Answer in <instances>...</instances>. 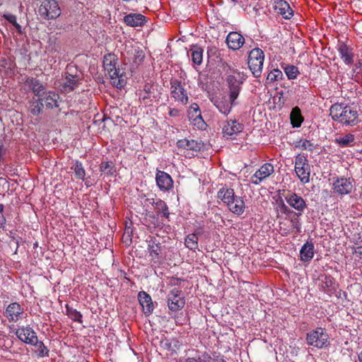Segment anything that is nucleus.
<instances>
[{"label": "nucleus", "instance_id": "nucleus-49", "mask_svg": "<svg viewBox=\"0 0 362 362\" xmlns=\"http://www.w3.org/2000/svg\"><path fill=\"white\" fill-rule=\"evenodd\" d=\"M149 252H150V255L152 256L153 257H155V258H158V256H159V253H160V247L158 246V245L156 244V245H149Z\"/></svg>", "mask_w": 362, "mask_h": 362}, {"label": "nucleus", "instance_id": "nucleus-9", "mask_svg": "<svg viewBox=\"0 0 362 362\" xmlns=\"http://www.w3.org/2000/svg\"><path fill=\"white\" fill-rule=\"evenodd\" d=\"M9 322H18L24 318V308L17 302L11 303L4 312Z\"/></svg>", "mask_w": 362, "mask_h": 362}, {"label": "nucleus", "instance_id": "nucleus-54", "mask_svg": "<svg viewBox=\"0 0 362 362\" xmlns=\"http://www.w3.org/2000/svg\"><path fill=\"white\" fill-rule=\"evenodd\" d=\"M360 245L356 248V253L361 258L362 256V240L360 241Z\"/></svg>", "mask_w": 362, "mask_h": 362}, {"label": "nucleus", "instance_id": "nucleus-29", "mask_svg": "<svg viewBox=\"0 0 362 362\" xmlns=\"http://www.w3.org/2000/svg\"><path fill=\"white\" fill-rule=\"evenodd\" d=\"M29 112L33 116H37L42 113L44 104L39 98L38 99L33 98L29 101Z\"/></svg>", "mask_w": 362, "mask_h": 362}, {"label": "nucleus", "instance_id": "nucleus-59", "mask_svg": "<svg viewBox=\"0 0 362 362\" xmlns=\"http://www.w3.org/2000/svg\"><path fill=\"white\" fill-rule=\"evenodd\" d=\"M16 245H18V242L16 243ZM18 248V245L16 246V250Z\"/></svg>", "mask_w": 362, "mask_h": 362}, {"label": "nucleus", "instance_id": "nucleus-36", "mask_svg": "<svg viewBox=\"0 0 362 362\" xmlns=\"http://www.w3.org/2000/svg\"><path fill=\"white\" fill-rule=\"evenodd\" d=\"M334 279L331 275H325L321 280V287L325 293L331 292L334 289Z\"/></svg>", "mask_w": 362, "mask_h": 362}, {"label": "nucleus", "instance_id": "nucleus-26", "mask_svg": "<svg viewBox=\"0 0 362 362\" xmlns=\"http://www.w3.org/2000/svg\"><path fill=\"white\" fill-rule=\"evenodd\" d=\"M300 259L303 262H310L314 255V245L313 243L306 242L300 251Z\"/></svg>", "mask_w": 362, "mask_h": 362}, {"label": "nucleus", "instance_id": "nucleus-58", "mask_svg": "<svg viewBox=\"0 0 362 362\" xmlns=\"http://www.w3.org/2000/svg\"><path fill=\"white\" fill-rule=\"evenodd\" d=\"M358 360L362 362V351L358 354Z\"/></svg>", "mask_w": 362, "mask_h": 362}, {"label": "nucleus", "instance_id": "nucleus-50", "mask_svg": "<svg viewBox=\"0 0 362 362\" xmlns=\"http://www.w3.org/2000/svg\"><path fill=\"white\" fill-rule=\"evenodd\" d=\"M300 143L301 144L300 145V146L303 149V150H309V151H313V148L314 147V144L310 141H308V140H301L300 141Z\"/></svg>", "mask_w": 362, "mask_h": 362}, {"label": "nucleus", "instance_id": "nucleus-21", "mask_svg": "<svg viewBox=\"0 0 362 362\" xmlns=\"http://www.w3.org/2000/svg\"><path fill=\"white\" fill-rule=\"evenodd\" d=\"M337 47V50L343 62L348 65L353 64L354 57L353 48L343 42H339Z\"/></svg>", "mask_w": 362, "mask_h": 362}, {"label": "nucleus", "instance_id": "nucleus-4", "mask_svg": "<svg viewBox=\"0 0 362 362\" xmlns=\"http://www.w3.org/2000/svg\"><path fill=\"white\" fill-rule=\"evenodd\" d=\"M264 61V53L260 48H254L249 52L247 64L255 78L261 76Z\"/></svg>", "mask_w": 362, "mask_h": 362}, {"label": "nucleus", "instance_id": "nucleus-53", "mask_svg": "<svg viewBox=\"0 0 362 362\" xmlns=\"http://www.w3.org/2000/svg\"><path fill=\"white\" fill-rule=\"evenodd\" d=\"M169 115L173 117H178L180 115V110L178 109L171 108L169 111Z\"/></svg>", "mask_w": 362, "mask_h": 362}, {"label": "nucleus", "instance_id": "nucleus-52", "mask_svg": "<svg viewBox=\"0 0 362 362\" xmlns=\"http://www.w3.org/2000/svg\"><path fill=\"white\" fill-rule=\"evenodd\" d=\"M279 231H280V233L284 236H286L288 234L289 230L286 227L285 223H284V222L279 223Z\"/></svg>", "mask_w": 362, "mask_h": 362}, {"label": "nucleus", "instance_id": "nucleus-19", "mask_svg": "<svg viewBox=\"0 0 362 362\" xmlns=\"http://www.w3.org/2000/svg\"><path fill=\"white\" fill-rule=\"evenodd\" d=\"M138 300L142 307L144 315L146 316L150 315L154 310V305L151 296L145 291H140L138 293Z\"/></svg>", "mask_w": 362, "mask_h": 362}, {"label": "nucleus", "instance_id": "nucleus-57", "mask_svg": "<svg viewBox=\"0 0 362 362\" xmlns=\"http://www.w3.org/2000/svg\"><path fill=\"white\" fill-rule=\"evenodd\" d=\"M4 206L2 204H0V214H2V212L4 211Z\"/></svg>", "mask_w": 362, "mask_h": 362}, {"label": "nucleus", "instance_id": "nucleus-11", "mask_svg": "<svg viewBox=\"0 0 362 362\" xmlns=\"http://www.w3.org/2000/svg\"><path fill=\"white\" fill-rule=\"evenodd\" d=\"M170 95L175 100L183 105L188 103V96L180 81L172 78L170 80Z\"/></svg>", "mask_w": 362, "mask_h": 362}, {"label": "nucleus", "instance_id": "nucleus-31", "mask_svg": "<svg viewBox=\"0 0 362 362\" xmlns=\"http://www.w3.org/2000/svg\"><path fill=\"white\" fill-rule=\"evenodd\" d=\"M189 53L192 57V62L196 65H200L203 59V49L197 45H193Z\"/></svg>", "mask_w": 362, "mask_h": 362}, {"label": "nucleus", "instance_id": "nucleus-33", "mask_svg": "<svg viewBox=\"0 0 362 362\" xmlns=\"http://www.w3.org/2000/svg\"><path fill=\"white\" fill-rule=\"evenodd\" d=\"M284 79V74L279 69H272L267 76L266 83L269 84L274 83L276 81H282Z\"/></svg>", "mask_w": 362, "mask_h": 362}, {"label": "nucleus", "instance_id": "nucleus-25", "mask_svg": "<svg viewBox=\"0 0 362 362\" xmlns=\"http://www.w3.org/2000/svg\"><path fill=\"white\" fill-rule=\"evenodd\" d=\"M79 81L80 80L77 75L66 73L64 81L62 86V90L66 93H69L78 86Z\"/></svg>", "mask_w": 362, "mask_h": 362}, {"label": "nucleus", "instance_id": "nucleus-45", "mask_svg": "<svg viewBox=\"0 0 362 362\" xmlns=\"http://www.w3.org/2000/svg\"><path fill=\"white\" fill-rule=\"evenodd\" d=\"M305 166H310L307 158L303 155L298 154L295 158V169H296L297 167L300 168Z\"/></svg>", "mask_w": 362, "mask_h": 362}, {"label": "nucleus", "instance_id": "nucleus-44", "mask_svg": "<svg viewBox=\"0 0 362 362\" xmlns=\"http://www.w3.org/2000/svg\"><path fill=\"white\" fill-rule=\"evenodd\" d=\"M111 170V162L105 161L101 163L100 170L102 172V175L104 176L103 179H105L106 177L108 178L109 176L112 175Z\"/></svg>", "mask_w": 362, "mask_h": 362}, {"label": "nucleus", "instance_id": "nucleus-5", "mask_svg": "<svg viewBox=\"0 0 362 362\" xmlns=\"http://www.w3.org/2000/svg\"><path fill=\"white\" fill-rule=\"evenodd\" d=\"M306 341L309 346L321 349L329 345V337L325 329L317 327L307 333Z\"/></svg>", "mask_w": 362, "mask_h": 362}, {"label": "nucleus", "instance_id": "nucleus-18", "mask_svg": "<svg viewBox=\"0 0 362 362\" xmlns=\"http://www.w3.org/2000/svg\"><path fill=\"white\" fill-rule=\"evenodd\" d=\"M40 98L42 103H45L47 109L52 110L59 106L60 96L54 91L49 90L44 92Z\"/></svg>", "mask_w": 362, "mask_h": 362}, {"label": "nucleus", "instance_id": "nucleus-3", "mask_svg": "<svg viewBox=\"0 0 362 362\" xmlns=\"http://www.w3.org/2000/svg\"><path fill=\"white\" fill-rule=\"evenodd\" d=\"M231 71L234 74H229L226 78V86L228 90L229 100L232 105H238V96L242 90V85L247 78V75L243 71L233 69Z\"/></svg>", "mask_w": 362, "mask_h": 362}, {"label": "nucleus", "instance_id": "nucleus-22", "mask_svg": "<svg viewBox=\"0 0 362 362\" xmlns=\"http://www.w3.org/2000/svg\"><path fill=\"white\" fill-rule=\"evenodd\" d=\"M178 148H182L193 152L200 151L203 147V144L195 140H189L187 139L178 140L177 142Z\"/></svg>", "mask_w": 362, "mask_h": 362}, {"label": "nucleus", "instance_id": "nucleus-47", "mask_svg": "<svg viewBox=\"0 0 362 362\" xmlns=\"http://www.w3.org/2000/svg\"><path fill=\"white\" fill-rule=\"evenodd\" d=\"M291 227L293 233L296 235L301 232V223L298 217H293L291 218Z\"/></svg>", "mask_w": 362, "mask_h": 362}, {"label": "nucleus", "instance_id": "nucleus-60", "mask_svg": "<svg viewBox=\"0 0 362 362\" xmlns=\"http://www.w3.org/2000/svg\"><path fill=\"white\" fill-rule=\"evenodd\" d=\"M232 1H234V2H237L238 1V0H232Z\"/></svg>", "mask_w": 362, "mask_h": 362}, {"label": "nucleus", "instance_id": "nucleus-8", "mask_svg": "<svg viewBox=\"0 0 362 362\" xmlns=\"http://www.w3.org/2000/svg\"><path fill=\"white\" fill-rule=\"evenodd\" d=\"M168 307L171 312L180 310L185 304L182 291L177 288L173 289L167 296Z\"/></svg>", "mask_w": 362, "mask_h": 362}, {"label": "nucleus", "instance_id": "nucleus-20", "mask_svg": "<svg viewBox=\"0 0 362 362\" xmlns=\"http://www.w3.org/2000/svg\"><path fill=\"white\" fill-rule=\"evenodd\" d=\"M226 42L229 49L238 50L243 46L245 38L238 32H230L227 35Z\"/></svg>", "mask_w": 362, "mask_h": 362}, {"label": "nucleus", "instance_id": "nucleus-40", "mask_svg": "<svg viewBox=\"0 0 362 362\" xmlns=\"http://www.w3.org/2000/svg\"><path fill=\"white\" fill-rule=\"evenodd\" d=\"M103 67L105 71L107 70L108 71L110 78L113 79V75L111 74L113 70V55L111 53L105 55L103 59Z\"/></svg>", "mask_w": 362, "mask_h": 362}, {"label": "nucleus", "instance_id": "nucleus-16", "mask_svg": "<svg viewBox=\"0 0 362 362\" xmlns=\"http://www.w3.org/2000/svg\"><path fill=\"white\" fill-rule=\"evenodd\" d=\"M274 10L276 13L287 20L293 16V11L285 0H274Z\"/></svg>", "mask_w": 362, "mask_h": 362}, {"label": "nucleus", "instance_id": "nucleus-35", "mask_svg": "<svg viewBox=\"0 0 362 362\" xmlns=\"http://www.w3.org/2000/svg\"><path fill=\"white\" fill-rule=\"evenodd\" d=\"M297 176L303 183H308L310 181V166L297 167L295 169Z\"/></svg>", "mask_w": 362, "mask_h": 362}, {"label": "nucleus", "instance_id": "nucleus-34", "mask_svg": "<svg viewBox=\"0 0 362 362\" xmlns=\"http://www.w3.org/2000/svg\"><path fill=\"white\" fill-rule=\"evenodd\" d=\"M153 85L151 83H146L144 86L142 90L139 93V98L142 100L144 103H146V100L149 99V102H151V98L152 95L154 93Z\"/></svg>", "mask_w": 362, "mask_h": 362}, {"label": "nucleus", "instance_id": "nucleus-13", "mask_svg": "<svg viewBox=\"0 0 362 362\" xmlns=\"http://www.w3.org/2000/svg\"><path fill=\"white\" fill-rule=\"evenodd\" d=\"M13 332L16 337L23 343L32 345L37 342V336L36 332L29 326L21 327L16 329Z\"/></svg>", "mask_w": 362, "mask_h": 362}, {"label": "nucleus", "instance_id": "nucleus-7", "mask_svg": "<svg viewBox=\"0 0 362 362\" xmlns=\"http://www.w3.org/2000/svg\"><path fill=\"white\" fill-rule=\"evenodd\" d=\"M354 179L345 177H337L332 183L333 193L339 196L350 194L354 187Z\"/></svg>", "mask_w": 362, "mask_h": 362}, {"label": "nucleus", "instance_id": "nucleus-14", "mask_svg": "<svg viewBox=\"0 0 362 362\" xmlns=\"http://www.w3.org/2000/svg\"><path fill=\"white\" fill-rule=\"evenodd\" d=\"M274 173V165L269 163H264L252 175L250 178L251 182L258 185Z\"/></svg>", "mask_w": 362, "mask_h": 362}, {"label": "nucleus", "instance_id": "nucleus-41", "mask_svg": "<svg viewBox=\"0 0 362 362\" xmlns=\"http://www.w3.org/2000/svg\"><path fill=\"white\" fill-rule=\"evenodd\" d=\"M33 345L36 348V353L38 357L43 358L49 356V349L42 341H38L37 339V342L33 343Z\"/></svg>", "mask_w": 362, "mask_h": 362}, {"label": "nucleus", "instance_id": "nucleus-43", "mask_svg": "<svg viewBox=\"0 0 362 362\" xmlns=\"http://www.w3.org/2000/svg\"><path fill=\"white\" fill-rule=\"evenodd\" d=\"M74 170L75 176L77 179L83 180L86 175L85 170L82 165V163L76 161L74 166Z\"/></svg>", "mask_w": 362, "mask_h": 362}, {"label": "nucleus", "instance_id": "nucleus-28", "mask_svg": "<svg viewBox=\"0 0 362 362\" xmlns=\"http://www.w3.org/2000/svg\"><path fill=\"white\" fill-rule=\"evenodd\" d=\"M281 67L284 69L288 80L297 78L300 74L298 68L293 64H287L282 62L281 63Z\"/></svg>", "mask_w": 362, "mask_h": 362}, {"label": "nucleus", "instance_id": "nucleus-10", "mask_svg": "<svg viewBox=\"0 0 362 362\" xmlns=\"http://www.w3.org/2000/svg\"><path fill=\"white\" fill-rule=\"evenodd\" d=\"M244 129V125L236 119L226 120L222 127L223 136L227 139H233Z\"/></svg>", "mask_w": 362, "mask_h": 362}, {"label": "nucleus", "instance_id": "nucleus-1", "mask_svg": "<svg viewBox=\"0 0 362 362\" xmlns=\"http://www.w3.org/2000/svg\"><path fill=\"white\" fill-rule=\"evenodd\" d=\"M332 119L344 126L353 127L359 122L356 107L344 103H334L329 108Z\"/></svg>", "mask_w": 362, "mask_h": 362}, {"label": "nucleus", "instance_id": "nucleus-17", "mask_svg": "<svg viewBox=\"0 0 362 362\" xmlns=\"http://www.w3.org/2000/svg\"><path fill=\"white\" fill-rule=\"evenodd\" d=\"M286 200L291 207L298 211V213H296L297 216H301L303 211L307 207L305 201L303 198L296 193H292L289 196L286 197Z\"/></svg>", "mask_w": 362, "mask_h": 362}, {"label": "nucleus", "instance_id": "nucleus-15", "mask_svg": "<svg viewBox=\"0 0 362 362\" xmlns=\"http://www.w3.org/2000/svg\"><path fill=\"white\" fill-rule=\"evenodd\" d=\"M156 181L158 188L162 191H169L173 187L171 176L162 170H157Z\"/></svg>", "mask_w": 362, "mask_h": 362}, {"label": "nucleus", "instance_id": "nucleus-38", "mask_svg": "<svg viewBox=\"0 0 362 362\" xmlns=\"http://www.w3.org/2000/svg\"><path fill=\"white\" fill-rule=\"evenodd\" d=\"M185 245L187 248H189L192 250H195L196 249H197L198 248V237H197V234H195V233L189 234L185 238Z\"/></svg>", "mask_w": 362, "mask_h": 362}, {"label": "nucleus", "instance_id": "nucleus-23", "mask_svg": "<svg viewBox=\"0 0 362 362\" xmlns=\"http://www.w3.org/2000/svg\"><path fill=\"white\" fill-rule=\"evenodd\" d=\"M25 86H28L33 93L37 96L40 97L42 95V93L45 92V86L40 81V80L33 77H28L25 82Z\"/></svg>", "mask_w": 362, "mask_h": 362}, {"label": "nucleus", "instance_id": "nucleus-51", "mask_svg": "<svg viewBox=\"0 0 362 362\" xmlns=\"http://www.w3.org/2000/svg\"><path fill=\"white\" fill-rule=\"evenodd\" d=\"M279 206L281 212L284 214L288 215L293 213V211L291 209H289L282 200H281L280 203H279Z\"/></svg>", "mask_w": 362, "mask_h": 362}, {"label": "nucleus", "instance_id": "nucleus-55", "mask_svg": "<svg viewBox=\"0 0 362 362\" xmlns=\"http://www.w3.org/2000/svg\"><path fill=\"white\" fill-rule=\"evenodd\" d=\"M5 223H6L5 218L4 217L3 214H0V223L3 228L4 227Z\"/></svg>", "mask_w": 362, "mask_h": 362}, {"label": "nucleus", "instance_id": "nucleus-30", "mask_svg": "<svg viewBox=\"0 0 362 362\" xmlns=\"http://www.w3.org/2000/svg\"><path fill=\"white\" fill-rule=\"evenodd\" d=\"M291 123L293 127H300L303 122V117L301 115L300 109L295 107L292 109L290 115Z\"/></svg>", "mask_w": 362, "mask_h": 362}, {"label": "nucleus", "instance_id": "nucleus-46", "mask_svg": "<svg viewBox=\"0 0 362 362\" xmlns=\"http://www.w3.org/2000/svg\"><path fill=\"white\" fill-rule=\"evenodd\" d=\"M117 78V82L116 85L115 84V86H116L118 89H122L124 88L126 85V79L124 78L123 76L121 74L119 75V71H117V69L115 67V79ZM116 82L115 81V83Z\"/></svg>", "mask_w": 362, "mask_h": 362}, {"label": "nucleus", "instance_id": "nucleus-39", "mask_svg": "<svg viewBox=\"0 0 362 362\" xmlns=\"http://www.w3.org/2000/svg\"><path fill=\"white\" fill-rule=\"evenodd\" d=\"M3 18L14 26L18 34L22 35L24 33L22 26L18 23L17 18L15 15L11 13H5L3 15Z\"/></svg>", "mask_w": 362, "mask_h": 362}, {"label": "nucleus", "instance_id": "nucleus-56", "mask_svg": "<svg viewBox=\"0 0 362 362\" xmlns=\"http://www.w3.org/2000/svg\"><path fill=\"white\" fill-rule=\"evenodd\" d=\"M161 344L165 347H167L168 349H169L170 347V344L169 343V341L168 340H165V341H161Z\"/></svg>", "mask_w": 362, "mask_h": 362}, {"label": "nucleus", "instance_id": "nucleus-48", "mask_svg": "<svg viewBox=\"0 0 362 362\" xmlns=\"http://www.w3.org/2000/svg\"><path fill=\"white\" fill-rule=\"evenodd\" d=\"M206 52H207V56L209 59L218 58L220 56V51L215 46L208 47Z\"/></svg>", "mask_w": 362, "mask_h": 362}, {"label": "nucleus", "instance_id": "nucleus-12", "mask_svg": "<svg viewBox=\"0 0 362 362\" xmlns=\"http://www.w3.org/2000/svg\"><path fill=\"white\" fill-rule=\"evenodd\" d=\"M210 100L219 112L224 115H228L230 112L232 107L236 105H232L229 97L227 98V97L223 94L213 95Z\"/></svg>", "mask_w": 362, "mask_h": 362}, {"label": "nucleus", "instance_id": "nucleus-37", "mask_svg": "<svg viewBox=\"0 0 362 362\" xmlns=\"http://www.w3.org/2000/svg\"><path fill=\"white\" fill-rule=\"evenodd\" d=\"M66 314L73 321L82 322L81 313L69 305H66Z\"/></svg>", "mask_w": 362, "mask_h": 362}, {"label": "nucleus", "instance_id": "nucleus-2", "mask_svg": "<svg viewBox=\"0 0 362 362\" xmlns=\"http://www.w3.org/2000/svg\"><path fill=\"white\" fill-rule=\"evenodd\" d=\"M217 197L234 214L240 216L244 213L245 202L243 197L235 195L233 189L224 186L218 190Z\"/></svg>", "mask_w": 362, "mask_h": 362}, {"label": "nucleus", "instance_id": "nucleus-24", "mask_svg": "<svg viewBox=\"0 0 362 362\" xmlns=\"http://www.w3.org/2000/svg\"><path fill=\"white\" fill-rule=\"evenodd\" d=\"M124 22L128 26H142L146 22V18L141 13H129L123 18Z\"/></svg>", "mask_w": 362, "mask_h": 362}, {"label": "nucleus", "instance_id": "nucleus-6", "mask_svg": "<svg viewBox=\"0 0 362 362\" xmlns=\"http://www.w3.org/2000/svg\"><path fill=\"white\" fill-rule=\"evenodd\" d=\"M38 14L45 20L56 19L60 16L61 9L56 0H46L39 6Z\"/></svg>", "mask_w": 362, "mask_h": 362}, {"label": "nucleus", "instance_id": "nucleus-42", "mask_svg": "<svg viewBox=\"0 0 362 362\" xmlns=\"http://www.w3.org/2000/svg\"><path fill=\"white\" fill-rule=\"evenodd\" d=\"M188 113L191 117H194V120L199 119L202 122V124H204L201 115L199 107L197 103H194L191 105L189 110H188Z\"/></svg>", "mask_w": 362, "mask_h": 362}, {"label": "nucleus", "instance_id": "nucleus-27", "mask_svg": "<svg viewBox=\"0 0 362 362\" xmlns=\"http://www.w3.org/2000/svg\"><path fill=\"white\" fill-rule=\"evenodd\" d=\"M148 201H149L151 204L155 205L156 213L158 214H161L166 218H169L170 213L168 211V207L164 201L160 199H156V201L154 199H148Z\"/></svg>", "mask_w": 362, "mask_h": 362}, {"label": "nucleus", "instance_id": "nucleus-32", "mask_svg": "<svg viewBox=\"0 0 362 362\" xmlns=\"http://www.w3.org/2000/svg\"><path fill=\"white\" fill-rule=\"evenodd\" d=\"M355 140L354 134L349 133L344 136H339L334 139V143L341 148L351 146Z\"/></svg>", "mask_w": 362, "mask_h": 362}]
</instances>
